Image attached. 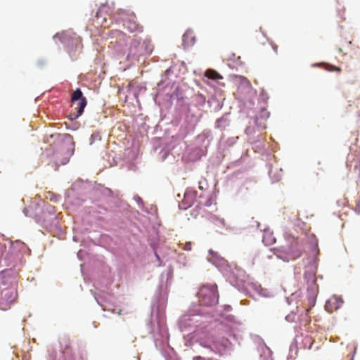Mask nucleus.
<instances>
[{
  "label": "nucleus",
  "mask_w": 360,
  "mask_h": 360,
  "mask_svg": "<svg viewBox=\"0 0 360 360\" xmlns=\"http://www.w3.org/2000/svg\"><path fill=\"white\" fill-rule=\"evenodd\" d=\"M199 342L203 347L210 349L219 355H222L231 345L230 340L224 337L216 338L212 336L207 339L200 338Z\"/></svg>",
  "instance_id": "1"
},
{
  "label": "nucleus",
  "mask_w": 360,
  "mask_h": 360,
  "mask_svg": "<svg viewBox=\"0 0 360 360\" xmlns=\"http://www.w3.org/2000/svg\"><path fill=\"white\" fill-rule=\"evenodd\" d=\"M198 296L202 305L212 306L217 304L219 295L217 285H203L199 290Z\"/></svg>",
  "instance_id": "2"
},
{
  "label": "nucleus",
  "mask_w": 360,
  "mask_h": 360,
  "mask_svg": "<svg viewBox=\"0 0 360 360\" xmlns=\"http://www.w3.org/2000/svg\"><path fill=\"white\" fill-rule=\"evenodd\" d=\"M71 101L72 103H75L79 101L77 103V106L76 108L77 112L74 113H71L69 117L70 119L73 120L77 119L79 116H81L84 112V108L87 105L86 98L83 96L82 91L79 89H77L72 94L71 96Z\"/></svg>",
  "instance_id": "3"
},
{
  "label": "nucleus",
  "mask_w": 360,
  "mask_h": 360,
  "mask_svg": "<svg viewBox=\"0 0 360 360\" xmlns=\"http://www.w3.org/2000/svg\"><path fill=\"white\" fill-rule=\"evenodd\" d=\"M146 52V48L143 44H141V40L134 39L130 44L128 58L139 57L145 54Z\"/></svg>",
  "instance_id": "4"
},
{
  "label": "nucleus",
  "mask_w": 360,
  "mask_h": 360,
  "mask_svg": "<svg viewBox=\"0 0 360 360\" xmlns=\"http://www.w3.org/2000/svg\"><path fill=\"white\" fill-rule=\"evenodd\" d=\"M1 297L5 300V302H0V309L6 310L8 304L15 300L17 292L14 289H7L2 291Z\"/></svg>",
  "instance_id": "5"
},
{
  "label": "nucleus",
  "mask_w": 360,
  "mask_h": 360,
  "mask_svg": "<svg viewBox=\"0 0 360 360\" xmlns=\"http://www.w3.org/2000/svg\"><path fill=\"white\" fill-rule=\"evenodd\" d=\"M304 251V247L302 243H300L299 241L296 240L294 241L289 249L288 251V259H295L298 257H300Z\"/></svg>",
  "instance_id": "6"
},
{
  "label": "nucleus",
  "mask_w": 360,
  "mask_h": 360,
  "mask_svg": "<svg viewBox=\"0 0 360 360\" xmlns=\"http://www.w3.org/2000/svg\"><path fill=\"white\" fill-rule=\"evenodd\" d=\"M136 17L133 16L132 18H129L124 22L123 26L125 29L130 32H142L143 27L136 22Z\"/></svg>",
  "instance_id": "7"
},
{
  "label": "nucleus",
  "mask_w": 360,
  "mask_h": 360,
  "mask_svg": "<svg viewBox=\"0 0 360 360\" xmlns=\"http://www.w3.org/2000/svg\"><path fill=\"white\" fill-rule=\"evenodd\" d=\"M342 303V301L338 297H332L326 302L325 309L327 311L332 313L333 311L338 310Z\"/></svg>",
  "instance_id": "8"
},
{
  "label": "nucleus",
  "mask_w": 360,
  "mask_h": 360,
  "mask_svg": "<svg viewBox=\"0 0 360 360\" xmlns=\"http://www.w3.org/2000/svg\"><path fill=\"white\" fill-rule=\"evenodd\" d=\"M195 39L193 32L191 30H187L183 35L184 44L186 46L193 45Z\"/></svg>",
  "instance_id": "9"
},
{
  "label": "nucleus",
  "mask_w": 360,
  "mask_h": 360,
  "mask_svg": "<svg viewBox=\"0 0 360 360\" xmlns=\"http://www.w3.org/2000/svg\"><path fill=\"white\" fill-rule=\"evenodd\" d=\"M262 241L265 245H271L276 243V238L271 232L265 231L263 234Z\"/></svg>",
  "instance_id": "10"
},
{
  "label": "nucleus",
  "mask_w": 360,
  "mask_h": 360,
  "mask_svg": "<svg viewBox=\"0 0 360 360\" xmlns=\"http://www.w3.org/2000/svg\"><path fill=\"white\" fill-rule=\"evenodd\" d=\"M349 73L353 82L360 80V64H357L353 68L349 69Z\"/></svg>",
  "instance_id": "11"
},
{
  "label": "nucleus",
  "mask_w": 360,
  "mask_h": 360,
  "mask_svg": "<svg viewBox=\"0 0 360 360\" xmlns=\"http://www.w3.org/2000/svg\"><path fill=\"white\" fill-rule=\"evenodd\" d=\"M205 76L215 81L223 79V77L218 72L212 69L206 70L205 72Z\"/></svg>",
  "instance_id": "12"
},
{
  "label": "nucleus",
  "mask_w": 360,
  "mask_h": 360,
  "mask_svg": "<svg viewBox=\"0 0 360 360\" xmlns=\"http://www.w3.org/2000/svg\"><path fill=\"white\" fill-rule=\"evenodd\" d=\"M107 9V6H101L97 13H96V17L97 18V20H98L100 18H102V20L98 22L101 25H103L104 22H106V18L105 16H103L102 15V13Z\"/></svg>",
  "instance_id": "13"
},
{
  "label": "nucleus",
  "mask_w": 360,
  "mask_h": 360,
  "mask_svg": "<svg viewBox=\"0 0 360 360\" xmlns=\"http://www.w3.org/2000/svg\"><path fill=\"white\" fill-rule=\"evenodd\" d=\"M326 70H328V71H330V72H332V71H335V72H341V68H340L337 67L335 65H329V64H326Z\"/></svg>",
  "instance_id": "14"
},
{
  "label": "nucleus",
  "mask_w": 360,
  "mask_h": 360,
  "mask_svg": "<svg viewBox=\"0 0 360 360\" xmlns=\"http://www.w3.org/2000/svg\"><path fill=\"white\" fill-rule=\"evenodd\" d=\"M310 311H311L310 308L306 309L304 316L302 318V321L304 322H306V323L310 322L311 320H310V317L309 316Z\"/></svg>",
  "instance_id": "15"
},
{
  "label": "nucleus",
  "mask_w": 360,
  "mask_h": 360,
  "mask_svg": "<svg viewBox=\"0 0 360 360\" xmlns=\"http://www.w3.org/2000/svg\"><path fill=\"white\" fill-rule=\"evenodd\" d=\"M285 319L289 322H294L295 321V314L294 313L289 314L285 316Z\"/></svg>",
  "instance_id": "16"
},
{
  "label": "nucleus",
  "mask_w": 360,
  "mask_h": 360,
  "mask_svg": "<svg viewBox=\"0 0 360 360\" xmlns=\"http://www.w3.org/2000/svg\"><path fill=\"white\" fill-rule=\"evenodd\" d=\"M191 248H192V244L191 242H187L185 243V245L184 246V250L189 251L191 250Z\"/></svg>",
  "instance_id": "17"
},
{
  "label": "nucleus",
  "mask_w": 360,
  "mask_h": 360,
  "mask_svg": "<svg viewBox=\"0 0 360 360\" xmlns=\"http://www.w3.org/2000/svg\"><path fill=\"white\" fill-rule=\"evenodd\" d=\"M193 360H212V359L202 357L201 356H196L193 358Z\"/></svg>",
  "instance_id": "18"
},
{
  "label": "nucleus",
  "mask_w": 360,
  "mask_h": 360,
  "mask_svg": "<svg viewBox=\"0 0 360 360\" xmlns=\"http://www.w3.org/2000/svg\"><path fill=\"white\" fill-rule=\"evenodd\" d=\"M309 302L312 306H314L315 304V298L313 297L310 299Z\"/></svg>",
  "instance_id": "19"
},
{
  "label": "nucleus",
  "mask_w": 360,
  "mask_h": 360,
  "mask_svg": "<svg viewBox=\"0 0 360 360\" xmlns=\"http://www.w3.org/2000/svg\"><path fill=\"white\" fill-rule=\"evenodd\" d=\"M209 252H210V255H212V256L217 257V252H214V251H213V250H210L209 251Z\"/></svg>",
  "instance_id": "20"
},
{
  "label": "nucleus",
  "mask_w": 360,
  "mask_h": 360,
  "mask_svg": "<svg viewBox=\"0 0 360 360\" xmlns=\"http://www.w3.org/2000/svg\"><path fill=\"white\" fill-rule=\"evenodd\" d=\"M94 141V135L92 134L90 139V144H92Z\"/></svg>",
  "instance_id": "21"
},
{
  "label": "nucleus",
  "mask_w": 360,
  "mask_h": 360,
  "mask_svg": "<svg viewBox=\"0 0 360 360\" xmlns=\"http://www.w3.org/2000/svg\"><path fill=\"white\" fill-rule=\"evenodd\" d=\"M58 136L59 137H70V136L68 134H63V135L58 134Z\"/></svg>",
  "instance_id": "22"
},
{
  "label": "nucleus",
  "mask_w": 360,
  "mask_h": 360,
  "mask_svg": "<svg viewBox=\"0 0 360 360\" xmlns=\"http://www.w3.org/2000/svg\"><path fill=\"white\" fill-rule=\"evenodd\" d=\"M338 51H339L340 53H341L342 54H346V53H344V51H343L342 48H339Z\"/></svg>",
  "instance_id": "23"
},
{
  "label": "nucleus",
  "mask_w": 360,
  "mask_h": 360,
  "mask_svg": "<svg viewBox=\"0 0 360 360\" xmlns=\"http://www.w3.org/2000/svg\"><path fill=\"white\" fill-rule=\"evenodd\" d=\"M322 65V63H319V64H315V65H314V66H316V65H319V66H320V65Z\"/></svg>",
  "instance_id": "24"
},
{
  "label": "nucleus",
  "mask_w": 360,
  "mask_h": 360,
  "mask_svg": "<svg viewBox=\"0 0 360 360\" xmlns=\"http://www.w3.org/2000/svg\"><path fill=\"white\" fill-rule=\"evenodd\" d=\"M348 44H349V45H351V44H352V41H349V42H348Z\"/></svg>",
  "instance_id": "25"
}]
</instances>
